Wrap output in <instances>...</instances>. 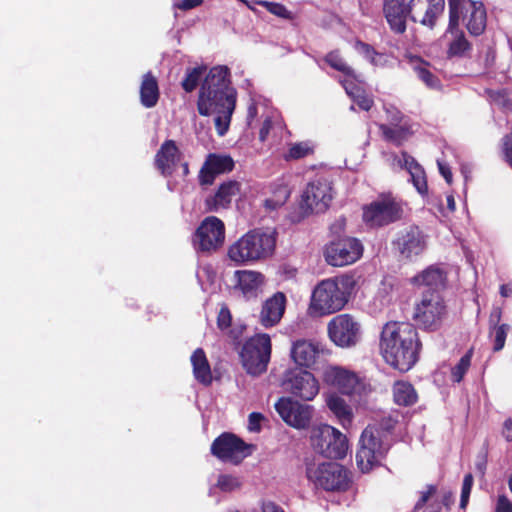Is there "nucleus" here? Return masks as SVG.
<instances>
[{
  "label": "nucleus",
  "instance_id": "nucleus-26",
  "mask_svg": "<svg viewBox=\"0 0 512 512\" xmlns=\"http://www.w3.org/2000/svg\"><path fill=\"white\" fill-rule=\"evenodd\" d=\"M397 246L406 258L417 256L426 248V236L418 226H411L398 238Z\"/></svg>",
  "mask_w": 512,
  "mask_h": 512
},
{
  "label": "nucleus",
  "instance_id": "nucleus-62",
  "mask_svg": "<svg viewBox=\"0 0 512 512\" xmlns=\"http://www.w3.org/2000/svg\"><path fill=\"white\" fill-rule=\"evenodd\" d=\"M270 122L266 121L259 131V137L261 141H264L269 133Z\"/></svg>",
  "mask_w": 512,
  "mask_h": 512
},
{
  "label": "nucleus",
  "instance_id": "nucleus-29",
  "mask_svg": "<svg viewBox=\"0 0 512 512\" xmlns=\"http://www.w3.org/2000/svg\"><path fill=\"white\" fill-rule=\"evenodd\" d=\"M322 351L318 343L308 340H297L292 345L291 357L297 365L311 368L316 364Z\"/></svg>",
  "mask_w": 512,
  "mask_h": 512
},
{
  "label": "nucleus",
  "instance_id": "nucleus-46",
  "mask_svg": "<svg viewBox=\"0 0 512 512\" xmlns=\"http://www.w3.org/2000/svg\"><path fill=\"white\" fill-rule=\"evenodd\" d=\"M509 330V326L507 324H501L500 326L493 327V351L499 352L501 351L506 342L507 333Z\"/></svg>",
  "mask_w": 512,
  "mask_h": 512
},
{
  "label": "nucleus",
  "instance_id": "nucleus-1",
  "mask_svg": "<svg viewBox=\"0 0 512 512\" xmlns=\"http://www.w3.org/2000/svg\"><path fill=\"white\" fill-rule=\"evenodd\" d=\"M237 90L232 86L230 69L214 66L204 77L197 99L201 116L215 114V128L219 136L227 133L236 108Z\"/></svg>",
  "mask_w": 512,
  "mask_h": 512
},
{
  "label": "nucleus",
  "instance_id": "nucleus-42",
  "mask_svg": "<svg viewBox=\"0 0 512 512\" xmlns=\"http://www.w3.org/2000/svg\"><path fill=\"white\" fill-rule=\"evenodd\" d=\"M472 350L467 351L452 368L451 377L454 382L460 383L471 365Z\"/></svg>",
  "mask_w": 512,
  "mask_h": 512
},
{
  "label": "nucleus",
  "instance_id": "nucleus-53",
  "mask_svg": "<svg viewBox=\"0 0 512 512\" xmlns=\"http://www.w3.org/2000/svg\"><path fill=\"white\" fill-rule=\"evenodd\" d=\"M264 420V416L259 412H252L248 417V428L250 431L259 432L261 429V422Z\"/></svg>",
  "mask_w": 512,
  "mask_h": 512
},
{
  "label": "nucleus",
  "instance_id": "nucleus-15",
  "mask_svg": "<svg viewBox=\"0 0 512 512\" xmlns=\"http://www.w3.org/2000/svg\"><path fill=\"white\" fill-rule=\"evenodd\" d=\"M281 386L285 392L305 401L313 400L319 393V383L314 375L300 368L286 370Z\"/></svg>",
  "mask_w": 512,
  "mask_h": 512
},
{
  "label": "nucleus",
  "instance_id": "nucleus-25",
  "mask_svg": "<svg viewBox=\"0 0 512 512\" xmlns=\"http://www.w3.org/2000/svg\"><path fill=\"white\" fill-rule=\"evenodd\" d=\"M180 158L181 152L176 142L165 140L155 155L154 165L161 175L169 177L174 173Z\"/></svg>",
  "mask_w": 512,
  "mask_h": 512
},
{
  "label": "nucleus",
  "instance_id": "nucleus-14",
  "mask_svg": "<svg viewBox=\"0 0 512 512\" xmlns=\"http://www.w3.org/2000/svg\"><path fill=\"white\" fill-rule=\"evenodd\" d=\"M363 254L362 243L354 237H343L326 245L324 257L334 267H343L355 263Z\"/></svg>",
  "mask_w": 512,
  "mask_h": 512
},
{
  "label": "nucleus",
  "instance_id": "nucleus-51",
  "mask_svg": "<svg viewBox=\"0 0 512 512\" xmlns=\"http://www.w3.org/2000/svg\"><path fill=\"white\" fill-rule=\"evenodd\" d=\"M502 151L505 161L512 168V131L502 138Z\"/></svg>",
  "mask_w": 512,
  "mask_h": 512
},
{
  "label": "nucleus",
  "instance_id": "nucleus-8",
  "mask_svg": "<svg viewBox=\"0 0 512 512\" xmlns=\"http://www.w3.org/2000/svg\"><path fill=\"white\" fill-rule=\"evenodd\" d=\"M310 443L315 452L329 459H343L349 444L345 434L328 424L312 427Z\"/></svg>",
  "mask_w": 512,
  "mask_h": 512
},
{
  "label": "nucleus",
  "instance_id": "nucleus-4",
  "mask_svg": "<svg viewBox=\"0 0 512 512\" xmlns=\"http://www.w3.org/2000/svg\"><path fill=\"white\" fill-rule=\"evenodd\" d=\"M305 476L315 489L329 493H345L353 484L352 472L344 465L333 461L306 463Z\"/></svg>",
  "mask_w": 512,
  "mask_h": 512
},
{
  "label": "nucleus",
  "instance_id": "nucleus-16",
  "mask_svg": "<svg viewBox=\"0 0 512 512\" xmlns=\"http://www.w3.org/2000/svg\"><path fill=\"white\" fill-rule=\"evenodd\" d=\"M328 335L335 345L350 348L360 340L361 325L351 315L340 314L329 321Z\"/></svg>",
  "mask_w": 512,
  "mask_h": 512
},
{
  "label": "nucleus",
  "instance_id": "nucleus-30",
  "mask_svg": "<svg viewBox=\"0 0 512 512\" xmlns=\"http://www.w3.org/2000/svg\"><path fill=\"white\" fill-rule=\"evenodd\" d=\"M160 98L158 80L152 71L146 72L140 85V102L145 108H153Z\"/></svg>",
  "mask_w": 512,
  "mask_h": 512
},
{
  "label": "nucleus",
  "instance_id": "nucleus-34",
  "mask_svg": "<svg viewBox=\"0 0 512 512\" xmlns=\"http://www.w3.org/2000/svg\"><path fill=\"white\" fill-rule=\"evenodd\" d=\"M237 286L244 295H251L263 284L264 276L262 273L251 270H238L235 272Z\"/></svg>",
  "mask_w": 512,
  "mask_h": 512
},
{
  "label": "nucleus",
  "instance_id": "nucleus-64",
  "mask_svg": "<svg viewBox=\"0 0 512 512\" xmlns=\"http://www.w3.org/2000/svg\"><path fill=\"white\" fill-rule=\"evenodd\" d=\"M453 503V494L451 492H448L443 495L442 498V504L449 508V506Z\"/></svg>",
  "mask_w": 512,
  "mask_h": 512
},
{
  "label": "nucleus",
  "instance_id": "nucleus-6",
  "mask_svg": "<svg viewBox=\"0 0 512 512\" xmlns=\"http://www.w3.org/2000/svg\"><path fill=\"white\" fill-rule=\"evenodd\" d=\"M447 314V305L441 291L424 289L414 304L412 318L421 329L434 332L440 329Z\"/></svg>",
  "mask_w": 512,
  "mask_h": 512
},
{
  "label": "nucleus",
  "instance_id": "nucleus-55",
  "mask_svg": "<svg viewBox=\"0 0 512 512\" xmlns=\"http://www.w3.org/2000/svg\"><path fill=\"white\" fill-rule=\"evenodd\" d=\"M260 507L262 512H285L280 505L271 500L262 501Z\"/></svg>",
  "mask_w": 512,
  "mask_h": 512
},
{
  "label": "nucleus",
  "instance_id": "nucleus-31",
  "mask_svg": "<svg viewBox=\"0 0 512 512\" xmlns=\"http://www.w3.org/2000/svg\"><path fill=\"white\" fill-rule=\"evenodd\" d=\"M415 285L424 286L425 289L441 291L445 287L446 273L435 266H430L412 278Z\"/></svg>",
  "mask_w": 512,
  "mask_h": 512
},
{
  "label": "nucleus",
  "instance_id": "nucleus-10",
  "mask_svg": "<svg viewBox=\"0 0 512 512\" xmlns=\"http://www.w3.org/2000/svg\"><path fill=\"white\" fill-rule=\"evenodd\" d=\"M225 240V225L215 216L206 217L192 236L196 252L211 255L219 250Z\"/></svg>",
  "mask_w": 512,
  "mask_h": 512
},
{
  "label": "nucleus",
  "instance_id": "nucleus-3",
  "mask_svg": "<svg viewBox=\"0 0 512 512\" xmlns=\"http://www.w3.org/2000/svg\"><path fill=\"white\" fill-rule=\"evenodd\" d=\"M276 246V233L262 229L248 231L228 248V257L237 265L254 263L270 257Z\"/></svg>",
  "mask_w": 512,
  "mask_h": 512
},
{
  "label": "nucleus",
  "instance_id": "nucleus-57",
  "mask_svg": "<svg viewBox=\"0 0 512 512\" xmlns=\"http://www.w3.org/2000/svg\"><path fill=\"white\" fill-rule=\"evenodd\" d=\"M502 317V309L499 307H495L489 317V324L491 327L500 326L499 322Z\"/></svg>",
  "mask_w": 512,
  "mask_h": 512
},
{
  "label": "nucleus",
  "instance_id": "nucleus-27",
  "mask_svg": "<svg viewBox=\"0 0 512 512\" xmlns=\"http://www.w3.org/2000/svg\"><path fill=\"white\" fill-rule=\"evenodd\" d=\"M286 307V296L283 292H276L268 298L260 312L261 324L268 328L278 324L283 317Z\"/></svg>",
  "mask_w": 512,
  "mask_h": 512
},
{
  "label": "nucleus",
  "instance_id": "nucleus-18",
  "mask_svg": "<svg viewBox=\"0 0 512 512\" xmlns=\"http://www.w3.org/2000/svg\"><path fill=\"white\" fill-rule=\"evenodd\" d=\"M332 190L331 183L325 178L309 182L302 194L301 206L305 208L306 212H325L333 199Z\"/></svg>",
  "mask_w": 512,
  "mask_h": 512
},
{
  "label": "nucleus",
  "instance_id": "nucleus-22",
  "mask_svg": "<svg viewBox=\"0 0 512 512\" xmlns=\"http://www.w3.org/2000/svg\"><path fill=\"white\" fill-rule=\"evenodd\" d=\"M383 16L395 34H404L407 30V20L410 19V1L383 0Z\"/></svg>",
  "mask_w": 512,
  "mask_h": 512
},
{
  "label": "nucleus",
  "instance_id": "nucleus-12",
  "mask_svg": "<svg viewBox=\"0 0 512 512\" xmlns=\"http://www.w3.org/2000/svg\"><path fill=\"white\" fill-rule=\"evenodd\" d=\"M337 285L334 279L322 280L313 290L310 308L319 315L340 311L347 304V298Z\"/></svg>",
  "mask_w": 512,
  "mask_h": 512
},
{
  "label": "nucleus",
  "instance_id": "nucleus-47",
  "mask_svg": "<svg viewBox=\"0 0 512 512\" xmlns=\"http://www.w3.org/2000/svg\"><path fill=\"white\" fill-rule=\"evenodd\" d=\"M312 152H313V149L307 143L300 142V143H296L290 147L286 158L297 160V159L306 157L307 155L311 154Z\"/></svg>",
  "mask_w": 512,
  "mask_h": 512
},
{
  "label": "nucleus",
  "instance_id": "nucleus-39",
  "mask_svg": "<svg viewBox=\"0 0 512 512\" xmlns=\"http://www.w3.org/2000/svg\"><path fill=\"white\" fill-rule=\"evenodd\" d=\"M324 61L334 70L343 73L346 76H352L354 70L345 62L339 50H333L327 53Z\"/></svg>",
  "mask_w": 512,
  "mask_h": 512
},
{
  "label": "nucleus",
  "instance_id": "nucleus-61",
  "mask_svg": "<svg viewBox=\"0 0 512 512\" xmlns=\"http://www.w3.org/2000/svg\"><path fill=\"white\" fill-rule=\"evenodd\" d=\"M373 104V100L367 97H364L360 101H358V106L365 111H369L372 108Z\"/></svg>",
  "mask_w": 512,
  "mask_h": 512
},
{
  "label": "nucleus",
  "instance_id": "nucleus-38",
  "mask_svg": "<svg viewBox=\"0 0 512 512\" xmlns=\"http://www.w3.org/2000/svg\"><path fill=\"white\" fill-rule=\"evenodd\" d=\"M429 63L423 60H420V65L415 66L414 70L418 76V78L429 88L431 89H440L441 81L434 73H432L429 68Z\"/></svg>",
  "mask_w": 512,
  "mask_h": 512
},
{
  "label": "nucleus",
  "instance_id": "nucleus-49",
  "mask_svg": "<svg viewBox=\"0 0 512 512\" xmlns=\"http://www.w3.org/2000/svg\"><path fill=\"white\" fill-rule=\"evenodd\" d=\"M355 49L367 57L372 64H375V56L379 55V53L375 50V48L359 39L355 41L354 45Z\"/></svg>",
  "mask_w": 512,
  "mask_h": 512
},
{
  "label": "nucleus",
  "instance_id": "nucleus-43",
  "mask_svg": "<svg viewBox=\"0 0 512 512\" xmlns=\"http://www.w3.org/2000/svg\"><path fill=\"white\" fill-rule=\"evenodd\" d=\"M333 279L338 284L337 286L340 291L343 292L348 301L358 283L355 274H344Z\"/></svg>",
  "mask_w": 512,
  "mask_h": 512
},
{
  "label": "nucleus",
  "instance_id": "nucleus-33",
  "mask_svg": "<svg viewBox=\"0 0 512 512\" xmlns=\"http://www.w3.org/2000/svg\"><path fill=\"white\" fill-rule=\"evenodd\" d=\"M193 374L195 379L208 386L212 383V373L206 354L202 348H197L191 355Z\"/></svg>",
  "mask_w": 512,
  "mask_h": 512
},
{
  "label": "nucleus",
  "instance_id": "nucleus-7",
  "mask_svg": "<svg viewBox=\"0 0 512 512\" xmlns=\"http://www.w3.org/2000/svg\"><path fill=\"white\" fill-rule=\"evenodd\" d=\"M392 446V441L383 438L374 428H365L359 439L356 463L363 473L370 472L384 460Z\"/></svg>",
  "mask_w": 512,
  "mask_h": 512
},
{
  "label": "nucleus",
  "instance_id": "nucleus-40",
  "mask_svg": "<svg viewBox=\"0 0 512 512\" xmlns=\"http://www.w3.org/2000/svg\"><path fill=\"white\" fill-rule=\"evenodd\" d=\"M397 420L393 418L392 416H384L377 422L373 424H369L366 428H374L377 430L378 434H380L381 437L386 438L387 440L391 441L393 431L396 427Z\"/></svg>",
  "mask_w": 512,
  "mask_h": 512
},
{
  "label": "nucleus",
  "instance_id": "nucleus-13",
  "mask_svg": "<svg viewBox=\"0 0 512 512\" xmlns=\"http://www.w3.org/2000/svg\"><path fill=\"white\" fill-rule=\"evenodd\" d=\"M403 210L392 197H381L363 207V222L370 228H380L401 219Z\"/></svg>",
  "mask_w": 512,
  "mask_h": 512
},
{
  "label": "nucleus",
  "instance_id": "nucleus-17",
  "mask_svg": "<svg viewBox=\"0 0 512 512\" xmlns=\"http://www.w3.org/2000/svg\"><path fill=\"white\" fill-rule=\"evenodd\" d=\"M275 410L287 425L298 430L309 428L314 412L313 406L290 397H281L275 403Z\"/></svg>",
  "mask_w": 512,
  "mask_h": 512
},
{
  "label": "nucleus",
  "instance_id": "nucleus-24",
  "mask_svg": "<svg viewBox=\"0 0 512 512\" xmlns=\"http://www.w3.org/2000/svg\"><path fill=\"white\" fill-rule=\"evenodd\" d=\"M403 118V114L395 109L390 124L382 123L378 125L384 141L399 147L412 137L414 133L412 126L407 122L403 123Z\"/></svg>",
  "mask_w": 512,
  "mask_h": 512
},
{
  "label": "nucleus",
  "instance_id": "nucleus-59",
  "mask_svg": "<svg viewBox=\"0 0 512 512\" xmlns=\"http://www.w3.org/2000/svg\"><path fill=\"white\" fill-rule=\"evenodd\" d=\"M503 437L507 441H512V419L508 418L503 423V431H502Z\"/></svg>",
  "mask_w": 512,
  "mask_h": 512
},
{
  "label": "nucleus",
  "instance_id": "nucleus-28",
  "mask_svg": "<svg viewBox=\"0 0 512 512\" xmlns=\"http://www.w3.org/2000/svg\"><path fill=\"white\" fill-rule=\"evenodd\" d=\"M240 191V183L235 180L223 182L214 195L205 199V209L208 212L218 211L221 208H227L232 198Z\"/></svg>",
  "mask_w": 512,
  "mask_h": 512
},
{
  "label": "nucleus",
  "instance_id": "nucleus-35",
  "mask_svg": "<svg viewBox=\"0 0 512 512\" xmlns=\"http://www.w3.org/2000/svg\"><path fill=\"white\" fill-rule=\"evenodd\" d=\"M393 400L399 406H412L418 400L413 385L407 381H396L392 387Z\"/></svg>",
  "mask_w": 512,
  "mask_h": 512
},
{
  "label": "nucleus",
  "instance_id": "nucleus-32",
  "mask_svg": "<svg viewBox=\"0 0 512 512\" xmlns=\"http://www.w3.org/2000/svg\"><path fill=\"white\" fill-rule=\"evenodd\" d=\"M325 402L329 410L333 413V415L338 419L339 423L344 428H347L352 424V408L341 396L335 392L330 393L326 396Z\"/></svg>",
  "mask_w": 512,
  "mask_h": 512
},
{
  "label": "nucleus",
  "instance_id": "nucleus-60",
  "mask_svg": "<svg viewBox=\"0 0 512 512\" xmlns=\"http://www.w3.org/2000/svg\"><path fill=\"white\" fill-rule=\"evenodd\" d=\"M439 172L444 177L448 184L452 183V172L449 166L438 162Z\"/></svg>",
  "mask_w": 512,
  "mask_h": 512
},
{
  "label": "nucleus",
  "instance_id": "nucleus-63",
  "mask_svg": "<svg viewBox=\"0 0 512 512\" xmlns=\"http://www.w3.org/2000/svg\"><path fill=\"white\" fill-rule=\"evenodd\" d=\"M500 294L502 297H510L512 295V287L507 284H502L500 286Z\"/></svg>",
  "mask_w": 512,
  "mask_h": 512
},
{
  "label": "nucleus",
  "instance_id": "nucleus-44",
  "mask_svg": "<svg viewBox=\"0 0 512 512\" xmlns=\"http://www.w3.org/2000/svg\"><path fill=\"white\" fill-rule=\"evenodd\" d=\"M289 198V191L285 186H279L274 195L265 199L264 206L269 210H276L283 206Z\"/></svg>",
  "mask_w": 512,
  "mask_h": 512
},
{
  "label": "nucleus",
  "instance_id": "nucleus-9",
  "mask_svg": "<svg viewBox=\"0 0 512 512\" xmlns=\"http://www.w3.org/2000/svg\"><path fill=\"white\" fill-rule=\"evenodd\" d=\"M272 344L268 334H256L243 344L239 356L245 371L259 376L267 371L271 357Z\"/></svg>",
  "mask_w": 512,
  "mask_h": 512
},
{
  "label": "nucleus",
  "instance_id": "nucleus-48",
  "mask_svg": "<svg viewBox=\"0 0 512 512\" xmlns=\"http://www.w3.org/2000/svg\"><path fill=\"white\" fill-rule=\"evenodd\" d=\"M473 482L474 478L471 473H468L464 476L460 497V508L462 509H465L468 504Z\"/></svg>",
  "mask_w": 512,
  "mask_h": 512
},
{
  "label": "nucleus",
  "instance_id": "nucleus-37",
  "mask_svg": "<svg viewBox=\"0 0 512 512\" xmlns=\"http://www.w3.org/2000/svg\"><path fill=\"white\" fill-rule=\"evenodd\" d=\"M206 66H196L187 68L185 76L181 81V87L186 93L193 92L200 84V81L206 72Z\"/></svg>",
  "mask_w": 512,
  "mask_h": 512
},
{
  "label": "nucleus",
  "instance_id": "nucleus-5",
  "mask_svg": "<svg viewBox=\"0 0 512 512\" xmlns=\"http://www.w3.org/2000/svg\"><path fill=\"white\" fill-rule=\"evenodd\" d=\"M449 21L447 33L454 34L462 22L472 36L483 34L487 24L484 4L474 0H448Z\"/></svg>",
  "mask_w": 512,
  "mask_h": 512
},
{
  "label": "nucleus",
  "instance_id": "nucleus-19",
  "mask_svg": "<svg viewBox=\"0 0 512 512\" xmlns=\"http://www.w3.org/2000/svg\"><path fill=\"white\" fill-rule=\"evenodd\" d=\"M324 381L336 388L341 394L354 395L363 388L359 376L348 369L339 366H331L324 371Z\"/></svg>",
  "mask_w": 512,
  "mask_h": 512
},
{
  "label": "nucleus",
  "instance_id": "nucleus-21",
  "mask_svg": "<svg viewBox=\"0 0 512 512\" xmlns=\"http://www.w3.org/2000/svg\"><path fill=\"white\" fill-rule=\"evenodd\" d=\"M234 167L235 162L230 155L210 153L199 171V184L201 186L212 185L218 175L229 173Z\"/></svg>",
  "mask_w": 512,
  "mask_h": 512
},
{
  "label": "nucleus",
  "instance_id": "nucleus-56",
  "mask_svg": "<svg viewBox=\"0 0 512 512\" xmlns=\"http://www.w3.org/2000/svg\"><path fill=\"white\" fill-rule=\"evenodd\" d=\"M203 3V0H181L176 7L179 10L187 11L193 8L200 6Z\"/></svg>",
  "mask_w": 512,
  "mask_h": 512
},
{
  "label": "nucleus",
  "instance_id": "nucleus-45",
  "mask_svg": "<svg viewBox=\"0 0 512 512\" xmlns=\"http://www.w3.org/2000/svg\"><path fill=\"white\" fill-rule=\"evenodd\" d=\"M217 487L223 492H231L241 487L239 479L233 475L221 474L217 480Z\"/></svg>",
  "mask_w": 512,
  "mask_h": 512
},
{
  "label": "nucleus",
  "instance_id": "nucleus-2",
  "mask_svg": "<svg viewBox=\"0 0 512 512\" xmlns=\"http://www.w3.org/2000/svg\"><path fill=\"white\" fill-rule=\"evenodd\" d=\"M422 343L416 326L410 322L388 321L382 327L379 350L392 368L409 371L419 360Z\"/></svg>",
  "mask_w": 512,
  "mask_h": 512
},
{
  "label": "nucleus",
  "instance_id": "nucleus-20",
  "mask_svg": "<svg viewBox=\"0 0 512 512\" xmlns=\"http://www.w3.org/2000/svg\"><path fill=\"white\" fill-rule=\"evenodd\" d=\"M445 9V0H410V20L433 29Z\"/></svg>",
  "mask_w": 512,
  "mask_h": 512
},
{
  "label": "nucleus",
  "instance_id": "nucleus-54",
  "mask_svg": "<svg viewBox=\"0 0 512 512\" xmlns=\"http://www.w3.org/2000/svg\"><path fill=\"white\" fill-rule=\"evenodd\" d=\"M495 512H512V502L506 495H499L497 498Z\"/></svg>",
  "mask_w": 512,
  "mask_h": 512
},
{
  "label": "nucleus",
  "instance_id": "nucleus-50",
  "mask_svg": "<svg viewBox=\"0 0 512 512\" xmlns=\"http://www.w3.org/2000/svg\"><path fill=\"white\" fill-rule=\"evenodd\" d=\"M232 323V315L229 308L224 305L221 307L217 316V326L220 330L228 329Z\"/></svg>",
  "mask_w": 512,
  "mask_h": 512
},
{
  "label": "nucleus",
  "instance_id": "nucleus-36",
  "mask_svg": "<svg viewBox=\"0 0 512 512\" xmlns=\"http://www.w3.org/2000/svg\"><path fill=\"white\" fill-rule=\"evenodd\" d=\"M455 37L449 43L446 55L448 59L452 58H463L472 49L471 43L466 39L465 34L462 30L454 31Z\"/></svg>",
  "mask_w": 512,
  "mask_h": 512
},
{
  "label": "nucleus",
  "instance_id": "nucleus-23",
  "mask_svg": "<svg viewBox=\"0 0 512 512\" xmlns=\"http://www.w3.org/2000/svg\"><path fill=\"white\" fill-rule=\"evenodd\" d=\"M400 157L393 153L392 158V166L398 167L399 169L406 170L410 175V181L413 186L417 190L419 194L422 196L427 195L428 193V184H427V176L424 168L421 164L411 156L407 151H401Z\"/></svg>",
  "mask_w": 512,
  "mask_h": 512
},
{
  "label": "nucleus",
  "instance_id": "nucleus-58",
  "mask_svg": "<svg viewBox=\"0 0 512 512\" xmlns=\"http://www.w3.org/2000/svg\"><path fill=\"white\" fill-rule=\"evenodd\" d=\"M245 327L240 326L233 328L229 331V337L233 340L234 344L239 345Z\"/></svg>",
  "mask_w": 512,
  "mask_h": 512
},
{
  "label": "nucleus",
  "instance_id": "nucleus-52",
  "mask_svg": "<svg viewBox=\"0 0 512 512\" xmlns=\"http://www.w3.org/2000/svg\"><path fill=\"white\" fill-rule=\"evenodd\" d=\"M436 493V487L434 485H428L427 490L421 493V497L418 499L414 506V511L422 509L428 502L430 497Z\"/></svg>",
  "mask_w": 512,
  "mask_h": 512
},
{
  "label": "nucleus",
  "instance_id": "nucleus-41",
  "mask_svg": "<svg viewBox=\"0 0 512 512\" xmlns=\"http://www.w3.org/2000/svg\"><path fill=\"white\" fill-rule=\"evenodd\" d=\"M255 4L264 7L271 14L286 20H293L294 14L289 11L285 5L277 2H270L267 0H255Z\"/></svg>",
  "mask_w": 512,
  "mask_h": 512
},
{
  "label": "nucleus",
  "instance_id": "nucleus-11",
  "mask_svg": "<svg viewBox=\"0 0 512 512\" xmlns=\"http://www.w3.org/2000/svg\"><path fill=\"white\" fill-rule=\"evenodd\" d=\"M255 446L230 432H223L211 444V454L223 462L240 464L252 454Z\"/></svg>",
  "mask_w": 512,
  "mask_h": 512
}]
</instances>
